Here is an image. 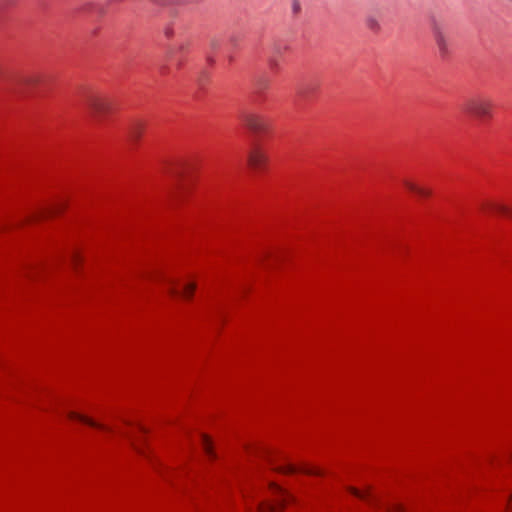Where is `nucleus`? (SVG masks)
<instances>
[{
  "instance_id": "f257e3e1",
  "label": "nucleus",
  "mask_w": 512,
  "mask_h": 512,
  "mask_svg": "<svg viewBox=\"0 0 512 512\" xmlns=\"http://www.w3.org/2000/svg\"><path fill=\"white\" fill-rule=\"evenodd\" d=\"M67 418L71 421L80 422L82 424H85L87 426H90V427L95 428L101 432H104V433H107V434H110L113 436L120 435L122 437H127L130 442V445L133 447V449L138 454H140L142 456L146 455L145 439H144L145 435H146V431L142 427L135 428L134 433L136 435H126L124 432L116 431L112 427L102 424V423H99V422L93 420L92 418H90L84 414H81L79 412H76V411H69L67 413Z\"/></svg>"
},
{
  "instance_id": "f03ea898",
  "label": "nucleus",
  "mask_w": 512,
  "mask_h": 512,
  "mask_svg": "<svg viewBox=\"0 0 512 512\" xmlns=\"http://www.w3.org/2000/svg\"><path fill=\"white\" fill-rule=\"evenodd\" d=\"M269 499L258 505L257 512H282L293 497L275 483L269 485Z\"/></svg>"
},
{
  "instance_id": "7ed1b4c3",
  "label": "nucleus",
  "mask_w": 512,
  "mask_h": 512,
  "mask_svg": "<svg viewBox=\"0 0 512 512\" xmlns=\"http://www.w3.org/2000/svg\"><path fill=\"white\" fill-rule=\"evenodd\" d=\"M493 109L492 101L482 97L471 98L463 105L464 112L483 120L492 118Z\"/></svg>"
},
{
  "instance_id": "20e7f679",
  "label": "nucleus",
  "mask_w": 512,
  "mask_h": 512,
  "mask_svg": "<svg viewBox=\"0 0 512 512\" xmlns=\"http://www.w3.org/2000/svg\"><path fill=\"white\" fill-rule=\"evenodd\" d=\"M247 165L252 171L257 173L266 171L269 166L267 150L259 144L252 146L247 156Z\"/></svg>"
},
{
  "instance_id": "39448f33",
  "label": "nucleus",
  "mask_w": 512,
  "mask_h": 512,
  "mask_svg": "<svg viewBox=\"0 0 512 512\" xmlns=\"http://www.w3.org/2000/svg\"><path fill=\"white\" fill-rule=\"evenodd\" d=\"M91 112L98 117L104 116L112 110V101L104 95H94L88 100Z\"/></svg>"
},
{
  "instance_id": "423d86ee",
  "label": "nucleus",
  "mask_w": 512,
  "mask_h": 512,
  "mask_svg": "<svg viewBox=\"0 0 512 512\" xmlns=\"http://www.w3.org/2000/svg\"><path fill=\"white\" fill-rule=\"evenodd\" d=\"M274 469L284 474L303 473L311 476L323 475V471L321 468L310 464H301L299 466H296L294 464L288 463L285 464L284 466H275Z\"/></svg>"
},
{
  "instance_id": "0eeeda50",
  "label": "nucleus",
  "mask_w": 512,
  "mask_h": 512,
  "mask_svg": "<svg viewBox=\"0 0 512 512\" xmlns=\"http://www.w3.org/2000/svg\"><path fill=\"white\" fill-rule=\"evenodd\" d=\"M245 125L250 131L258 134L267 133L269 130L267 121L258 114L246 115Z\"/></svg>"
},
{
  "instance_id": "6e6552de",
  "label": "nucleus",
  "mask_w": 512,
  "mask_h": 512,
  "mask_svg": "<svg viewBox=\"0 0 512 512\" xmlns=\"http://www.w3.org/2000/svg\"><path fill=\"white\" fill-rule=\"evenodd\" d=\"M404 186L409 192L423 199L429 198L432 195L431 188L419 184L411 179H406L404 181Z\"/></svg>"
},
{
  "instance_id": "1a4fd4ad",
  "label": "nucleus",
  "mask_w": 512,
  "mask_h": 512,
  "mask_svg": "<svg viewBox=\"0 0 512 512\" xmlns=\"http://www.w3.org/2000/svg\"><path fill=\"white\" fill-rule=\"evenodd\" d=\"M197 284L195 281H188L183 284L180 291L176 287H172L170 293L173 296L179 295L182 299L189 301L193 298Z\"/></svg>"
},
{
  "instance_id": "9d476101",
  "label": "nucleus",
  "mask_w": 512,
  "mask_h": 512,
  "mask_svg": "<svg viewBox=\"0 0 512 512\" xmlns=\"http://www.w3.org/2000/svg\"><path fill=\"white\" fill-rule=\"evenodd\" d=\"M200 443L207 458H209L210 460H215L216 452L214 450V445L211 437L205 433H202L200 435Z\"/></svg>"
},
{
  "instance_id": "9b49d317",
  "label": "nucleus",
  "mask_w": 512,
  "mask_h": 512,
  "mask_svg": "<svg viewBox=\"0 0 512 512\" xmlns=\"http://www.w3.org/2000/svg\"><path fill=\"white\" fill-rule=\"evenodd\" d=\"M348 492L350 494H352L353 496H355L359 499H362V500L369 501V499H370V490L369 489L360 490L355 487H349Z\"/></svg>"
},
{
  "instance_id": "f8f14e48",
  "label": "nucleus",
  "mask_w": 512,
  "mask_h": 512,
  "mask_svg": "<svg viewBox=\"0 0 512 512\" xmlns=\"http://www.w3.org/2000/svg\"><path fill=\"white\" fill-rule=\"evenodd\" d=\"M387 512H405V509L401 504L394 503L388 507Z\"/></svg>"
},
{
  "instance_id": "ddd939ff",
  "label": "nucleus",
  "mask_w": 512,
  "mask_h": 512,
  "mask_svg": "<svg viewBox=\"0 0 512 512\" xmlns=\"http://www.w3.org/2000/svg\"><path fill=\"white\" fill-rule=\"evenodd\" d=\"M244 505L246 512L252 511V502L247 497H244Z\"/></svg>"
},
{
  "instance_id": "4468645a",
  "label": "nucleus",
  "mask_w": 512,
  "mask_h": 512,
  "mask_svg": "<svg viewBox=\"0 0 512 512\" xmlns=\"http://www.w3.org/2000/svg\"><path fill=\"white\" fill-rule=\"evenodd\" d=\"M506 509H507L508 512H512V491H511V494L509 496Z\"/></svg>"
}]
</instances>
